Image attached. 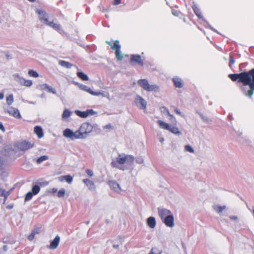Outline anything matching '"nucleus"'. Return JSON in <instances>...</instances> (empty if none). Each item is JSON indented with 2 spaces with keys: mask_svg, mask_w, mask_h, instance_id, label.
Segmentation results:
<instances>
[{
  "mask_svg": "<svg viewBox=\"0 0 254 254\" xmlns=\"http://www.w3.org/2000/svg\"><path fill=\"white\" fill-rule=\"evenodd\" d=\"M174 112L176 114L182 116L184 117V115L182 113V112L180 111V110L178 108H175Z\"/></svg>",
  "mask_w": 254,
  "mask_h": 254,
  "instance_id": "obj_48",
  "label": "nucleus"
},
{
  "mask_svg": "<svg viewBox=\"0 0 254 254\" xmlns=\"http://www.w3.org/2000/svg\"><path fill=\"white\" fill-rule=\"evenodd\" d=\"M7 112L16 118L20 119L21 118L19 111L17 109L10 107L7 109Z\"/></svg>",
  "mask_w": 254,
  "mask_h": 254,
  "instance_id": "obj_16",
  "label": "nucleus"
},
{
  "mask_svg": "<svg viewBox=\"0 0 254 254\" xmlns=\"http://www.w3.org/2000/svg\"><path fill=\"white\" fill-rule=\"evenodd\" d=\"M7 247L6 246H3V250L4 251V252H6L7 251Z\"/></svg>",
  "mask_w": 254,
  "mask_h": 254,
  "instance_id": "obj_64",
  "label": "nucleus"
},
{
  "mask_svg": "<svg viewBox=\"0 0 254 254\" xmlns=\"http://www.w3.org/2000/svg\"><path fill=\"white\" fill-rule=\"evenodd\" d=\"M135 158L132 155L121 154L116 158V162L112 161V167H117L122 170L132 169Z\"/></svg>",
  "mask_w": 254,
  "mask_h": 254,
  "instance_id": "obj_3",
  "label": "nucleus"
},
{
  "mask_svg": "<svg viewBox=\"0 0 254 254\" xmlns=\"http://www.w3.org/2000/svg\"><path fill=\"white\" fill-rule=\"evenodd\" d=\"M239 141L243 144H245L246 145H249L251 142L249 140L244 138H241Z\"/></svg>",
  "mask_w": 254,
  "mask_h": 254,
  "instance_id": "obj_39",
  "label": "nucleus"
},
{
  "mask_svg": "<svg viewBox=\"0 0 254 254\" xmlns=\"http://www.w3.org/2000/svg\"><path fill=\"white\" fill-rule=\"evenodd\" d=\"M185 149L186 151L190 152V153H193L194 152V149L189 144L186 145L185 146Z\"/></svg>",
  "mask_w": 254,
  "mask_h": 254,
  "instance_id": "obj_38",
  "label": "nucleus"
},
{
  "mask_svg": "<svg viewBox=\"0 0 254 254\" xmlns=\"http://www.w3.org/2000/svg\"><path fill=\"white\" fill-rule=\"evenodd\" d=\"M134 102L140 109L145 110L147 107L146 101L140 96L137 95L134 99Z\"/></svg>",
  "mask_w": 254,
  "mask_h": 254,
  "instance_id": "obj_11",
  "label": "nucleus"
},
{
  "mask_svg": "<svg viewBox=\"0 0 254 254\" xmlns=\"http://www.w3.org/2000/svg\"><path fill=\"white\" fill-rule=\"evenodd\" d=\"M4 190L2 189H0V196H2L4 193Z\"/></svg>",
  "mask_w": 254,
  "mask_h": 254,
  "instance_id": "obj_59",
  "label": "nucleus"
},
{
  "mask_svg": "<svg viewBox=\"0 0 254 254\" xmlns=\"http://www.w3.org/2000/svg\"><path fill=\"white\" fill-rule=\"evenodd\" d=\"M121 49V46L120 44V41L118 40H115L112 45V50L115 51L116 58L119 61H122L123 59V54Z\"/></svg>",
  "mask_w": 254,
  "mask_h": 254,
  "instance_id": "obj_8",
  "label": "nucleus"
},
{
  "mask_svg": "<svg viewBox=\"0 0 254 254\" xmlns=\"http://www.w3.org/2000/svg\"><path fill=\"white\" fill-rule=\"evenodd\" d=\"M65 190L64 189H61L58 192V196L59 197H63L65 195Z\"/></svg>",
  "mask_w": 254,
  "mask_h": 254,
  "instance_id": "obj_40",
  "label": "nucleus"
},
{
  "mask_svg": "<svg viewBox=\"0 0 254 254\" xmlns=\"http://www.w3.org/2000/svg\"><path fill=\"white\" fill-rule=\"evenodd\" d=\"M58 190L56 188H53L52 189V192L55 193Z\"/></svg>",
  "mask_w": 254,
  "mask_h": 254,
  "instance_id": "obj_62",
  "label": "nucleus"
},
{
  "mask_svg": "<svg viewBox=\"0 0 254 254\" xmlns=\"http://www.w3.org/2000/svg\"><path fill=\"white\" fill-rule=\"evenodd\" d=\"M35 236V235L34 234V233L31 232V233L27 237V239L29 241H32L34 239Z\"/></svg>",
  "mask_w": 254,
  "mask_h": 254,
  "instance_id": "obj_50",
  "label": "nucleus"
},
{
  "mask_svg": "<svg viewBox=\"0 0 254 254\" xmlns=\"http://www.w3.org/2000/svg\"><path fill=\"white\" fill-rule=\"evenodd\" d=\"M34 195L31 191L28 192L25 195V201H27L31 200Z\"/></svg>",
  "mask_w": 254,
  "mask_h": 254,
  "instance_id": "obj_35",
  "label": "nucleus"
},
{
  "mask_svg": "<svg viewBox=\"0 0 254 254\" xmlns=\"http://www.w3.org/2000/svg\"><path fill=\"white\" fill-rule=\"evenodd\" d=\"M135 162L139 164H142L144 162V159L142 157L138 156L136 157Z\"/></svg>",
  "mask_w": 254,
  "mask_h": 254,
  "instance_id": "obj_42",
  "label": "nucleus"
},
{
  "mask_svg": "<svg viewBox=\"0 0 254 254\" xmlns=\"http://www.w3.org/2000/svg\"><path fill=\"white\" fill-rule=\"evenodd\" d=\"M83 183L88 187V189L91 191H94L96 189L95 183L88 179H84L83 180Z\"/></svg>",
  "mask_w": 254,
  "mask_h": 254,
  "instance_id": "obj_19",
  "label": "nucleus"
},
{
  "mask_svg": "<svg viewBox=\"0 0 254 254\" xmlns=\"http://www.w3.org/2000/svg\"><path fill=\"white\" fill-rule=\"evenodd\" d=\"M172 13L173 15H174L175 16H178L180 13V12L177 10L175 9H172Z\"/></svg>",
  "mask_w": 254,
  "mask_h": 254,
  "instance_id": "obj_46",
  "label": "nucleus"
},
{
  "mask_svg": "<svg viewBox=\"0 0 254 254\" xmlns=\"http://www.w3.org/2000/svg\"><path fill=\"white\" fill-rule=\"evenodd\" d=\"M122 0H113L112 1V5H117L121 3Z\"/></svg>",
  "mask_w": 254,
  "mask_h": 254,
  "instance_id": "obj_51",
  "label": "nucleus"
},
{
  "mask_svg": "<svg viewBox=\"0 0 254 254\" xmlns=\"http://www.w3.org/2000/svg\"><path fill=\"white\" fill-rule=\"evenodd\" d=\"M36 12L38 14V17L41 22L47 25L50 20L49 15L46 11L42 9H37Z\"/></svg>",
  "mask_w": 254,
  "mask_h": 254,
  "instance_id": "obj_10",
  "label": "nucleus"
},
{
  "mask_svg": "<svg viewBox=\"0 0 254 254\" xmlns=\"http://www.w3.org/2000/svg\"><path fill=\"white\" fill-rule=\"evenodd\" d=\"M40 190V188L38 185H34L33 186L31 192L34 195L38 194Z\"/></svg>",
  "mask_w": 254,
  "mask_h": 254,
  "instance_id": "obj_31",
  "label": "nucleus"
},
{
  "mask_svg": "<svg viewBox=\"0 0 254 254\" xmlns=\"http://www.w3.org/2000/svg\"><path fill=\"white\" fill-rule=\"evenodd\" d=\"M86 174L90 177H92L94 176L93 171L90 169H86L85 171Z\"/></svg>",
  "mask_w": 254,
  "mask_h": 254,
  "instance_id": "obj_45",
  "label": "nucleus"
},
{
  "mask_svg": "<svg viewBox=\"0 0 254 254\" xmlns=\"http://www.w3.org/2000/svg\"><path fill=\"white\" fill-rule=\"evenodd\" d=\"M60 65L66 68H70L72 67L73 65L70 63L65 61L61 60L59 62Z\"/></svg>",
  "mask_w": 254,
  "mask_h": 254,
  "instance_id": "obj_25",
  "label": "nucleus"
},
{
  "mask_svg": "<svg viewBox=\"0 0 254 254\" xmlns=\"http://www.w3.org/2000/svg\"><path fill=\"white\" fill-rule=\"evenodd\" d=\"M230 219L233 220H236L238 219V217L236 216L232 215L229 217Z\"/></svg>",
  "mask_w": 254,
  "mask_h": 254,
  "instance_id": "obj_57",
  "label": "nucleus"
},
{
  "mask_svg": "<svg viewBox=\"0 0 254 254\" xmlns=\"http://www.w3.org/2000/svg\"><path fill=\"white\" fill-rule=\"evenodd\" d=\"M32 232L34 233L35 235L38 234L40 232V228H34Z\"/></svg>",
  "mask_w": 254,
  "mask_h": 254,
  "instance_id": "obj_52",
  "label": "nucleus"
},
{
  "mask_svg": "<svg viewBox=\"0 0 254 254\" xmlns=\"http://www.w3.org/2000/svg\"><path fill=\"white\" fill-rule=\"evenodd\" d=\"M95 93L99 94H98V95H94V96L101 95L103 97H107L108 98H109V94L108 93L106 92H104V91L98 92H95Z\"/></svg>",
  "mask_w": 254,
  "mask_h": 254,
  "instance_id": "obj_37",
  "label": "nucleus"
},
{
  "mask_svg": "<svg viewBox=\"0 0 254 254\" xmlns=\"http://www.w3.org/2000/svg\"><path fill=\"white\" fill-rule=\"evenodd\" d=\"M59 180L61 182H63L65 180V176H62L59 177Z\"/></svg>",
  "mask_w": 254,
  "mask_h": 254,
  "instance_id": "obj_58",
  "label": "nucleus"
},
{
  "mask_svg": "<svg viewBox=\"0 0 254 254\" xmlns=\"http://www.w3.org/2000/svg\"><path fill=\"white\" fill-rule=\"evenodd\" d=\"M226 208V206L218 205L216 206L215 210L217 212L220 213L223 211V210Z\"/></svg>",
  "mask_w": 254,
  "mask_h": 254,
  "instance_id": "obj_36",
  "label": "nucleus"
},
{
  "mask_svg": "<svg viewBox=\"0 0 254 254\" xmlns=\"http://www.w3.org/2000/svg\"><path fill=\"white\" fill-rule=\"evenodd\" d=\"M48 159V156L47 155H43L39 157L36 161L37 164H40L44 161Z\"/></svg>",
  "mask_w": 254,
  "mask_h": 254,
  "instance_id": "obj_33",
  "label": "nucleus"
},
{
  "mask_svg": "<svg viewBox=\"0 0 254 254\" xmlns=\"http://www.w3.org/2000/svg\"><path fill=\"white\" fill-rule=\"evenodd\" d=\"M65 181L68 184H71L73 181V178L70 175L65 176Z\"/></svg>",
  "mask_w": 254,
  "mask_h": 254,
  "instance_id": "obj_41",
  "label": "nucleus"
},
{
  "mask_svg": "<svg viewBox=\"0 0 254 254\" xmlns=\"http://www.w3.org/2000/svg\"><path fill=\"white\" fill-rule=\"evenodd\" d=\"M232 129L236 132V133L237 134V136L240 137L242 135V132L240 131V130L236 131L233 127L232 128Z\"/></svg>",
  "mask_w": 254,
  "mask_h": 254,
  "instance_id": "obj_54",
  "label": "nucleus"
},
{
  "mask_svg": "<svg viewBox=\"0 0 254 254\" xmlns=\"http://www.w3.org/2000/svg\"><path fill=\"white\" fill-rule=\"evenodd\" d=\"M168 116L170 117L169 120L172 123V124L174 126H176L177 122L175 117L171 114L169 115Z\"/></svg>",
  "mask_w": 254,
  "mask_h": 254,
  "instance_id": "obj_34",
  "label": "nucleus"
},
{
  "mask_svg": "<svg viewBox=\"0 0 254 254\" xmlns=\"http://www.w3.org/2000/svg\"><path fill=\"white\" fill-rule=\"evenodd\" d=\"M129 64L131 65L137 64L140 66H143L144 64L141 56L138 54H132L130 56Z\"/></svg>",
  "mask_w": 254,
  "mask_h": 254,
  "instance_id": "obj_9",
  "label": "nucleus"
},
{
  "mask_svg": "<svg viewBox=\"0 0 254 254\" xmlns=\"http://www.w3.org/2000/svg\"><path fill=\"white\" fill-rule=\"evenodd\" d=\"M17 147L20 150L25 151L33 146V143L27 141H22L17 143Z\"/></svg>",
  "mask_w": 254,
  "mask_h": 254,
  "instance_id": "obj_12",
  "label": "nucleus"
},
{
  "mask_svg": "<svg viewBox=\"0 0 254 254\" xmlns=\"http://www.w3.org/2000/svg\"><path fill=\"white\" fill-rule=\"evenodd\" d=\"M60 242V237L59 235L56 236L55 239L52 240L48 247L50 250H55L58 247Z\"/></svg>",
  "mask_w": 254,
  "mask_h": 254,
  "instance_id": "obj_15",
  "label": "nucleus"
},
{
  "mask_svg": "<svg viewBox=\"0 0 254 254\" xmlns=\"http://www.w3.org/2000/svg\"><path fill=\"white\" fill-rule=\"evenodd\" d=\"M9 194H10V191H5V190H4V193H3V194L2 195V196H4V197H5V200H6V198L8 197V196L9 195Z\"/></svg>",
  "mask_w": 254,
  "mask_h": 254,
  "instance_id": "obj_53",
  "label": "nucleus"
},
{
  "mask_svg": "<svg viewBox=\"0 0 254 254\" xmlns=\"http://www.w3.org/2000/svg\"><path fill=\"white\" fill-rule=\"evenodd\" d=\"M192 8L195 14L197 16V17L199 19H201L203 21H204V22L205 24H204L205 27L208 28L217 33H219L217 30H216L214 28L211 26V25L209 24V23L206 21V20L203 18L200 9L198 7L196 4L194 2H193V4L192 5Z\"/></svg>",
  "mask_w": 254,
  "mask_h": 254,
  "instance_id": "obj_6",
  "label": "nucleus"
},
{
  "mask_svg": "<svg viewBox=\"0 0 254 254\" xmlns=\"http://www.w3.org/2000/svg\"><path fill=\"white\" fill-rule=\"evenodd\" d=\"M199 115H200V116L201 117V119L203 120V121L205 123H208V118L203 116L202 114L201 113H199Z\"/></svg>",
  "mask_w": 254,
  "mask_h": 254,
  "instance_id": "obj_47",
  "label": "nucleus"
},
{
  "mask_svg": "<svg viewBox=\"0 0 254 254\" xmlns=\"http://www.w3.org/2000/svg\"><path fill=\"white\" fill-rule=\"evenodd\" d=\"M138 84L144 90L148 92H158L160 87L157 84H150L146 79H140L137 81Z\"/></svg>",
  "mask_w": 254,
  "mask_h": 254,
  "instance_id": "obj_4",
  "label": "nucleus"
},
{
  "mask_svg": "<svg viewBox=\"0 0 254 254\" xmlns=\"http://www.w3.org/2000/svg\"><path fill=\"white\" fill-rule=\"evenodd\" d=\"M157 124L159 127L162 129L169 130L171 133L176 135L182 134L181 131L174 125L171 126L169 124L160 120L157 121Z\"/></svg>",
  "mask_w": 254,
  "mask_h": 254,
  "instance_id": "obj_5",
  "label": "nucleus"
},
{
  "mask_svg": "<svg viewBox=\"0 0 254 254\" xmlns=\"http://www.w3.org/2000/svg\"><path fill=\"white\" fill-rule=\"evenodd\" d=\"M248 64L247 62L241 63L239 69L241 71L238 73H231L228 77L233 81L242 83L240 88L243 94L249 98H252L254 94V68L249 71H245L243 68Z\"/></svg>",
  "mask_w": 254,
  "mask_h": 254,
  "instance_id": "obj_1",
  "label": "nucleus"
},
{
  "mask_svg": "<svg viewBox=\"0 0 254 254\" xmlns=\"http://www.w3.org/2000/svg\"><path fill=\"white\" fill-rule=\"evenodd\" d=\"M74 83H75V84L77 85L81 90H82L84 91L89 93L90 94H91L92 95L98 94L95 93V92L93 91L90 88H89L88 86H87L86 85L79 83L78 82H74Z\"/></svg>",
  "mask_w": 254,
  "mask_h": 254,
  "instance_id": "obj_17",
  "label": "nucleus"
},
{
  "mask_svg": "<svg viewBox=\"0 0 254 254\" xmlns=\"http://www.w3.org/2000/svg\"><path fill=\"white\" fill-rule=\"evenodd\" d=\"M75 113L77 116L81 118H85L88 117V114H86V111L82 112L79 110H76L75 111Z\"/></svg>",
  "mask_w": 254,
  "mask_h": 254,
  "instance_id": "obj_28",
  "label": "nucleus"
},
{
  "mask_svg": "<svg viewBox=\"0 0 254 254\" xmlns=\"http://www.w3.org/2000/svg\"><path fill=\"white\" fill-rule=\"evenodd\" d=\"M86 111V114H88V116L93 115L95 113V112L92 109L87 110Z\"/></svg>",
  "mask_w": 254,
  "mask_h": 254,
  "instance_id": "obj_49",
  "label": "nucleus"
},
{
  "mask_svg": "<svg viewBox=\"0 0 254 254\" xmlns=\"http://www.w3.org/2000/svg\"><path fill=\"white\" fill-rule=\"evenodd\" d=\"M158 213L161 220L172 213L171 211L166 208H158Z\"/></svg>",
  "mask_w": 254,
  "mask_h": 254,
  "instance_id": "obj_14",
  "label": "nucleus"
},
{
  "mask_svg": "<svg viewBox=\"0 0 254 254\" xmlns=\"http://www.w3.org/2000/svg\"><path fill=\"white\" fill-rule=\"evenodd\" d=\"M235 63V59L234 58V57L231 55H230V56H229V67H231V65L233 64H234Z\"/></svg>",
  "mask_w": 254,
  "mask_h": 254,
  "instance_id": "obj_43",
  "label": "nucleus"
},
{
  "mask_svg": "<svg viewBox=\"0 0 254 254\" xmlns=\"http://www.w3.org/2000/svg\"><path fill=\"white\" fill-rule=\"evenodd\" d=\"M112 190L117 193H119L121 191L120 185L116 181H112Z\"/></svg>",
  "mask_w": 254,
  "mask_h": 254,
  "instance_id": "obj_24",
  "label": "nucleus"
},
{
  "mask_svg": "<svg viewBox=\"0 0 254 254\" xmlns=\"http://www.w3.org/2000/svg\"><path fill=\"white\" fill-rule=\"evenodd\" d=\"M13 101H14V100H13V97L12 94H10V95H8L6 98V104L9 106L12 104V103L13 102Z\"/></svg>",
  "mask_w": 254,
  "mask_h": 254,
  "instance_id": "obj_32",
  "label": "nucleus"
},
{
  "mask_svg": "<svg viewBox=\"0 0 254 254\" xmlns=\"http://www.w3.org/2000/svg\"><path fill=\"white\" fill-rule=\"evenodd\" d=\"M34 132L38 136V138H40L43 137V129L41 127L39 126H36L34 127Z\"/></svg>",
  "mask_w": 254,
  "mask_h": 254,
  "instance_id": "obj_23",
  "label": "nucleus"
},
{
  "mask_svg": "<svg viewBox=\"0 0 254 254\" xmlns=\"http://www.w3.org/2000/svg\"><path fill=\"white\" fill-rule=\"evenodd\" d=\"M13 77L14 80L20 85L29 87L33 84L32 80L25 79L20 76L19 73L13 74Z\"/></svg>",
  "mask_w": 254,
  "mask_h": 254,
  "instance_id": "obj_7",
  "label": "nucleus"
},
{
  "mask_svg": "<svg viewBox=\"0 0 254 254\" xmlns=\"http://www.w3.org/2000/svg\"><path fill=\"white\" fill-rule=\"evenodd\" d=\"M71 115V112L68 109H65L62 115V119L65 120L69 118Z\"/></svg>",
  "mask_w": 254,
  "mask_h": 254,
  "instance_id": "obj_27",
  "label": "nucleus"
},
{
  "mask_svg": "<svg viewBox=\"0 0 254 254\" xmlns=\"http://www.w3.org/2000/svg\"><path fill=\"white\" fill-rule=\"evenodd\" d=\"M172 81L175 87L181 88H182L184 86L183 81L181 78L178 76L173 77L172 79Z\"/></svg>",
  "mask_w": 254,
  "mask_h": 254,
  "instance_id": "obj_20",
  "label": "nucleus"
},
{
  "mask_svg": "<svg viewBox=\"0 0 254 254\" xmlns=\"http://www.w3.org/2000/svg\"><path fill=\"white\" fill-rule=\"evenodd\" d=\"M96 125H92L89 123H83L78 129L73 131L71 129L66 128L63 131V135L71 140L83 139L88 137Z\"/></svg>",
  "mask_w": 254,
  "mask_h": 254,
  "instance_id": "obj_2",
  "label": "nucleus"
},
{
  "mask_svg": "<svg viewBox=\"0 0 254 254\" xmlns=\"http://www.w3.org/2000/svg\"><path fill=\"white\" fill-rule=\"evenodd\" d=\"M4 94L2 93H0V100H2L3 99Z\"/></svg>",
  "mask_w": 254,
  "mask_h": 254,
  "instance_id": "obj_63",
  "label": "nucleus"
},
{
  "mask_svg": "<svg viewBox=\"0 0 254 254\" xmlns=\"http://www.w3.org/2000/svg\"><path fill=\"white\" fill-rule=\"evenodd\" d=\"M77 76L83 81H87L89 79L88 75L82 71L77 72Z\"/></svg>",
  "mask_w": 254,
  "mask_h": 254,
  "instance_id": "obj_26",
  "label": "nucleus"
},
{
  "mask_svg": "<svg viewBox=\"0 0 254 254\" xmlns=\"http://www.w3.org/2000/svg\"><path fill=\"white\" fill-rule=\"evenodd\" d=\"M162 221L167 227L172 228L174 226V217L172 213L165 217Z\"/></svg>",
  "mask_w": 254,
  "mask_h": 254,
  "instance_id": "obj_13",
  "label": "nucleus"
},
{
  "mask_svg": "<svg viewBox=\"0 0 254 254\" xmlns=\"http://www.w3.org/2000/svg\"><path fill=\"white\" fill-rule=\"evenodd\" d=\"M0 129L4 132L5 131L4 127L3 126V124L1 122H0Z\"/></svg>",
  "mask_w": 254,
  "mask_h": 254,
  "instance_id": "obj_55",
  "label": "nucleus"
},
{
  "mask_svg": "<svg viewBox=\"0 0 254 254\" xmlns=\"http://www.w3.org/2000/svg\"><path fill=\"white\" fill-rule=\"evenodd\" d=\"M161 112L164 114H166L168 116L170 114V113L168 108L165 106H163L161 108Z\"/></svg>",
  "mask_w": 254,
  "mask_h": 254,
  "instance_id": "obj_44",
  "label": "nucleus"
},
{
  "mask_svg": "<svg viewBox=\"0 0 254 254\" xmlns=\"http://www.w3.org/2000/svg\"><path fill=\"white\" fill-rule=\"evenodd\" d=\"M28 74L30 77H32L37 78L39 76L38 73L33 69L29 70L28 72Z\"/></svg>",
  "mask_w": 254,
  "mask_h": 254,
  "instance_id": "obj_30",
  "label": "nucleus"
},
{
  "mask_svg": "<svg viewBox=\"0 0 254 254\" xmlns=\"http://www.w3.org/2000/svg\"><path fill=\"white\" fill-rule=\"evenodd\" d=\"M103 128L104 129H111V125L110 124H109L103 127Z\"/></svg>",
  "mask_w": 254,
  "mask_h": 254,
  "instance_id": "obj_56",
  "label": "nucleus"
},
{
  "mask_svg": "<svg viewBox=\"0 0 254 254\" xmlns=\"http://www.w3.org/2000/svg\"><path fill=\"white\" fill-rule=\"evenodd\" d=\"M162 250H160L158 248L156 247L152 248L148 254H162Z\"/></svg>",
  "mask_w": 254,
  "mask_h": 254,
  "instance_id": "obj_29",
  "label": "nucleus"
},
{
  "mask_svg": "<svg viewBox=\"0 0 254 254\" xmlns=\"http://www.w3.org/2000/svg\"><path fill=\"white\" fill-rule=\"evenodd\" d=\"M112 247L115 248V249H118L119 247V245L117 244V245H116V244H114L112 245Z\"/></svg>",
  "mask_w": 254,
  "mask_h": 254,
  "instance_id": "obj_61",
  "label": "nucleus"
},
{
  "mask_svg": "<svg viewBox=\"0 0 254 254\" xmlns=\"http://www.w3.org/2000/svg\"><path fill=\"white\" fill-rule=\"evenodd\" d=\"M46 25L54 28L55 30L59 31L61 33L63 31L61 28V25L58 23L54 22V21H49Z\"/></svg>",
  "mask_w": 254,
  "mask_h": 254,
  "instance_id": "obj_22",
  "label": "nucleus"
},
{
  "mask_svg": "<svg viewBox=\"0 0 254 254\" xmlns=\"http://www.w3.org/2000/svg\"><path fill=\"white\" fill-rule=\"evenodd\" d=\"M40 87L41 90H46L47 92L49 93H52L54 94H56L57 93L56 90L55 89L46 83L41 84L40 85Z\"/></svg>",
  "mask_w": 254,
  "mask_h": 254,
  "instance_id": "obj_18",
  "label": "nucleus"
},
{
  "mask_svg": "<svg viewBox=\"0 0 254 254\" xmlns=\"http://www.w3.org/2000/svg\"><path fill=\"white\" fill-rule=\"evenodd\" d=\"M182 247H183V248L184 251L186 252V247L184 243L182 242Z\"/></svg>",
  "mask_w": 254,
  "mask_h": 254,
  "instance_id": "obj_60",
  "label": "nucleus"
},
{
  "mask_svg": "<svg viewBox=\"0 0 254 254\" xmlns=\"http://www.w3.org/2000/svg\"><path fill=\"white\" fill-rule=\"evenodd\" d=\"M146 224L147 226L151 228H154L156 225V221L154 217L150 216L146 219Z\"/></svg>",
  "mask_w": 254,
  "mask_h": 254,
  "instance_id": "obj_21",
  "label": "nucleus"
}]
</instances>
